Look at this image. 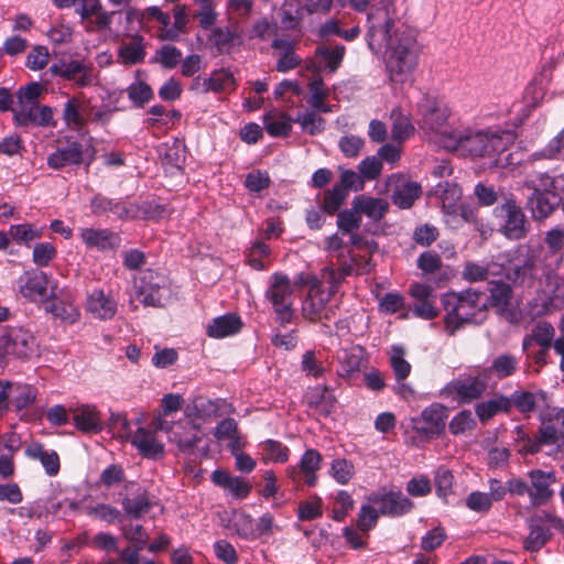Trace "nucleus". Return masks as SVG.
<instances>
[{
	"mask_svg": "<svg viewBox=\"0 0 564 564\" xmlns=\"http://www.w3.org/2000/svg\"><path fill=\"white\" fill-rule=\"evenodd\" d=\"M519 369V359L510 354H501L495 357L491 365L482 372L486 373V378L489 381L491 375H495L497 379L501 380L514 375Z\"/></svg>",
	"mask_w": 564,
	"mask_h": 564,
	"instance_id": "34",
	"label": "nucleus"
},
{
	"mask_svg": "<svg viewBox=\"0 0 564 564\" xmlns=\"http://www.w3.org/2000/svg\"><path fill=\"white\" fill-rule=\"evenodd\" d=\"M530 479V502L533 506L545 505L554 495L551 486L556 481L554 471L532 469L528 473Z\"/></svg>",
	"mask_w": 564,
	"mask_h": 564,
	"instance_id": "19",
	"label": "nucleus"
},
{
	"mask_svg": "<svg viewBox=\"0 0 564 564\" xmlns=\"http://www.w3.org/2000/svg\"><path fill=\"white\" fill-rule=\"evenodd\" d=\"M22 445L21 437L15 432L0 434V477L10 478L14 474V455Z\"/></svg>",
	"mask_w": 564,
	"mask_h": 564,
	"instance_id": "21",
	"label": "nucleus"
},
{
	"mask_svg": "<svg viewBox=\"0 0 564 564\" xmlns=\"http://www.w3.org/2000/svg\"><path fill=\"white\" fill-rule=\"evenodd\" d=\"M112 433V437L120 440L131 438L132 445L145 458L158 459L164 454V446L155 440L153 432L139 427L132 435L130 423L122 414H115L108 417V433Z\"/></svg>",
	"mask_w": 564,
	"mask_h": 564,
	"instance_id": "4",
	"label": "nucleus"
},
{
	"mask_svg": "<svg viewBox=\"0 0 564 564\" xmlns=\"http://www.w3.org/2000/svg\"><path fill=\"white\" fill-rule=\"evenodd\" d=\"M26 456L41 462L48 476L59 471V457L55 451H46L41 444H33L25 449Z\"/></svg>",
	"mask_w": 564,
	"mask_h": 564,
	"instance_id": "41",
	"label": "nucleus"
},
{
	"mask_svg": "<svg viewBox=\"0 0 564 564\" xmlns=\"http://www.w3.org/2000/svg\"><path fill=\"white\" fill-rule=\"evenodd\" d=\"M447 226L453 229H459L464 224H469L473 229L478 231L481 236L487 234V228L481 219L478 218L477 207L462 204L454 207V210H446L443 213Z\"/></svg>",
	"mask_w": 564,
	"mask_h": 564,
	"instance_id": "20",
	"label": "nucleus"
},
{
	"mask_svg": "<svg viewBox=\"0 0 564 564\" xmlns=\"http://www.w3.org/2000/svg\"><path fill=\"white\" fill-rule=\"evenodd\" d=\"M352 203L355 210H358L359 215L364 214L373 220L383 218L388 210V203L381 198L359 195L354 198Z\"/></svg>",
	"mask_w": 564,
	"mask_h": 564,
	"instance_id": "38",
	"label": "nucleus"
},
{
	"mask_svg": "<svg viewBox=\"0 0 564 564\" xmlns=\"http://www.w3.org/2000/svg\"><path fill=\"white\" fill-rule=\"evenodd\" d=\"M364 359V348L361 346H351L338 351L337 360L339 362L338 375L349 377L360 370Z\"/></svg>",
	"mask_w": 564,
	"mask_h": 564,
	"instance_id": "33",
	"label": "nucleus"
},
{
	"mask_svg": "<svg viewBox=\"0 0 564 564\" xmlns=\"http://www.w3.org/2000/svg\"><path fill=\"white\" fill-rule=\"evenodd\" d=\"M265 297L271 302L276 322L284 326L290 324L295 312L293 310V288L289 278L282 273H274L272 282L265 292Z\"/></svg>",
	"mask_w": 564,
	"mask_h": 564,
	"instance_id": "8",
	"label": "nucleus"
},
{
	"mask_svg": "<svg viewBox=\"0 0 564 564\" xmlns=\"http://www.w3.org/2000/svg\"><path fill=\"white\" fill-rule=\"evenodd\" d=\"M307 404L324 416L329 415L336 404V398L327 386H316L307 395Z\"/></svg>",
	"mask_w": 564,
	"mask_h": 564,
	"instance_id": "37",
	"label": "nucleus"
},
{
	"mask_svg": "<svg viewBox=\"0 0 564 564\" xmlns=\"http://www.w3.org/2000/svg\"><path fill=\"white\" fill-rule=\"evenodd\" d=\"M510 412L509 398L503 394H496L494 398L479 402L475 406V413L482 424L499 413L509 414Z\"/></svg>",
	"mask_w": 564,
	"mask_h": 564,
	"instance_id": "30",
	"label": "nucleus"
},
{
	"mask_svg": "<svg viewBox=\"0 0 564 564\" xmlns=\"http://www.w3.org/2000/svg\"><path fill=\"white\" fill-rule=\"evenodd\" d=\"M484 297L482 292L473 289H467L460 293L448 292L443 294L441 303L446 312L444 317L445 332L453 336L465 324L471 323L477 313L487 306Z\"/></svg>",
	"mask_w": 564,
	"mask_h": 564,
	"instance_id": "3",
	"label": "nucleus"
},
{
	"mask_svg": "<svg viewBox=\"0 0 564 564\" xmlns=\"http://www.w3.org/2000/svg\"><path fill=\"white\" fill-rule=\"evenodd\" d=\"M51 70L55 75H59L69 80H76L80 85L87 83V74L85 65L79 61H69L67 63L54 64Z\"/></svg>",
	"mask_w": 564,
	"mask_h": 564,
	"instance_id": "48",
	"label": "nucleus"
},
{
	"mask_svg": "<svg viewBox=\"0 0 564 564\" xmlns=\"http://www.w3.org/2000/svg\"><path fill=\"white\" fill-rule=\"evenodd\" d=\"M476 427V420L470 410H462L449 422V432L454 435L464 434Z\"/></svg>",
	"mask_w": 564,
	"mask_h": 564,
	"instance_id": "63",
	"label": "nucleus"
},
{
	"mask_svg": "<svg viewBox=\"0 0 564 564\" xmlns=\"http://www.w3.org/2000/svg\"><path fill=\"white\" fill-rule=\"evenodd\" d=\"M119 496L124 511L132 518L148 513L154 506L147 491L134 481L127 482Z\"/></svg>",
	"mask_w": 564,
	"mask_h": 564,
	"instance_id": "18",
	"label": "nucleus"
},
{
	"mask_svg": "<svg viewBox=\"0 0 564 564\" xmlns=\"http://www.w3.org/2000/svg\"><path fill=\"white\" fill-rule=\"evenodd\" d=\"M134 22H139V11L134 9L108 12V33L115 37L128 36L134 30Z\"/></svg>",
	"mask_w": 564,
	"mask_h": 564,
	"instance_id": "26",
	"label": "nucleus"
},
{
	"mask_svg": "<svg viewBox=\"0 0 564 564\" xmlns=\"http://www.w3.org/2000/svg\"><path fill=\"white\" fill-rule=\"evenodd\" d=\"M45 227H39L32 223H23L18 225H11L9 228V236L14 240L18 245L25 246L28 248L31 247V243L42 237Z\"/></svg>",
	"mask_w": 564,
	"mask_h": 564,
	"instance_id": "43",
	"label": "nucleus"
},
{
	"mask_svg": "<svg viewBox=\"0 0 564 564\" xmlns=\"http://www.w3.org/2000/svg\"><path fill=\"white\" fill-rule=\"evenodd\" d=\"M292 122L294 119L286 113H265L263 116L264 129L273 138H285L292 131Z\"/></svg>",
	"mask_w": 564,
	"mask_h": 564,
	"instance_id": "40",
	"label": "nucleus"
},
{
	"mask_svg": "<svg viewBox=\"0 0 564 564\" xmlns=\"http://www.w3.org/2000/svg\"><path fill=\"white\" fill-rule=\"evenodd\" d=\"M495 215L501 220L500 231L508 238L519 240L525 237L529 230V223L521 207L513 198L495 208Z\"/></svg>",
	"mask_w": 564,
	"mask_h": 564,
	"instance_id": "10",
	"label": "nucleus"
},
{
	"mask_svg": "<svg viewBox=\"0 0 564 564\" xmlns=\"http://www.w3.org/2000/svg\"><path fill=\"white\" fill-rule=\"evenodd\" d=\"M169 295L164 275L148 270L135 282V296L145 306L160 307Z\"/></svg>",
	"mask_w": 564,
	"mask_h": 564,
	"instance_id": "12",
	"label": "nucleus"
},
{
	"mask_svg": "<svg viewBox=\"0 0 564 564\" xmlns=\"http://www.w3.org/2000/svg\"><path fill=\"white\" fill-rule=\"evenodd\" d=\"M19 291L30 301L47 300L51 289L48 275L39 268L24 271L18 280Z\"/></svg>",
	"mask_w": 564,
	"mask_h": 564,
	"instance_id": "16",
	"label": "nucleus"
},
{
	"mask_svg": "<svg viewBox=\"0 0 564 564\" xmlns=\"http://www.w3.org/2000/svg\"><path fill=\"white\" fill-rule=\"evenodd\" d=\"M345 53L346 47L343 44L317 45L315 48V57L322 63L323 69L328 73H335L340 67Z\"/></svg>",
	"mask_w": 564,
	"mask_h": 564,
	"instance_id": "36",
	"label": "nucleus"
},
{
	"mask_svg": "<svg viewBox=\"0 0 564 564\" xmlns=\"http://www.w3.org/2000/svg\"><path fill=\"white\" fill-rule=\"evenodd\" d=\"M232 80L234 77L230 70L224 68L217 69L213 72L210 77H207L203 80L202 93L207 94L209 91H223L227 85L232 83Z\"/></svg>",
	"mask_w": 564,
	"mask_h": 564,
	"instance_id": "56",
	"label": "nucleus"
},
{
	"mask_svg": "<svg viewBox=\"0 0 564 564\" xmlns=\"http://www.w3.org/2000/svg\"><path fill=\"white\" fill-rule=\"evenodd\" d=\"M106 485V469L100 473L99 481L88 489L87 495L79 501L75 502L69 499L57 500L50 498L44 502L46 509V518L50 514H56L59 510L68 507L70 510L80 509L83 512L96 519H106V494L102 486Z\"/></svg>",
	"mask_w": 564,
	"mask_h": 564,
	"instance_id": "5",
	"label": "nucleus"
},
{
	"mask_svg": "<svg viewBox=\"0 0 564 564\" xmlns=\"http://www.w3.org/2000/svg\"><path fill=\"white\" fill-rule=\"evenodd\" d=\"M13 123L18 128L35 127H56V121L53 118V109L50 106L33 104L23 107H14L12 109Z\"/></svg>",
	"mask_w": 564,
	"mask_h": 564,
	"instance_id": "15",
	"label": "nucleus"
},
{
	"mask_svg": "<svg viewBox=\"0 0 564 564\" xmlns=\"http://www.w3.org/2000/svg\"><path fill=\"white\" fill-rule=\"evenodd\" d=\"M361 226V216L354 206L350 209H345L337 215V227L343 235L357 231Z\"/></svg>",
	"mask_w": 564,
	"mask_h": 564,
	"instance_id": "61",
	"label": "nucleus"
},
{
	"mask_svg": "<svg viewBox=\"0 0 564 564\" xmlns=\"http://www.w3.org/2000/svg\"><path fill=\"white\" fill-rule=\"evenodd\" d=\"M405 349L400 345L391 347L390 366L397 381L405 380L411 372V365L405 360Z\"/></svg>",
	"mask_w": 564,
	"mask_h": 564,
	"instance_id": "53",
	"label": "nucleus"
},
{
	"mask_svg": "<svg viewBox=\"0 0 564 564\" xmlns=\"http://www.w3.org/2000/svg\"><path fill=\"white\" fill-rule=\"evenodd\" d=\"M489 303L495 307L499 315L507 316L509 305L513 295L512 288L509 283L499 281L489 282Z\"/></svg>",
	"mask_w": 564,
	"mask_h": 564,
	"instance_id": "31",
	"label": "nucleus"
},
{
	"mask_svg": "<svg viewBox=\"0 0 564 564\" xmlns=\"http://www.w3.org/2000/svg\"><path fill=\"white\" fill-rule=\"evenodd\" d=\"M347 196L348 192L344 191V187L341 188L335 184L332 189H328L324 193L322 205L324 213L334 215L339 210Z\"/></svg>",
	"mask_w": 564,
	"mask_h": 564,
	"instance_id": "60",
	"label": "nucleus"
},
{
	"mask_svg": "<svg viewBox=\"0 0 564 564\" xmlns=\"http://www.w3.org/2000/svg\"><path fill=\"white\" fill-rule=\"evenodd\" d=\"M336 264L338 269L326 267L323 270V278L326 279L333 288H336L346 276L354 272L357 260L349 249L336 253Z\"/></svg>",
	"mask_w": 564,
	"mask_h": 564,
	"instance_id": "25",
	"label": "nucleus"
},
{
	"mask_svg": "<svg viewBox=\"0 0 564 564\" xmlns=\"http://www.w3.org/2000/svg\"><path fill=\"white\" fill-rule=\"evenodd\" d=\"M1 335L8 356L20 360H30L39 355V345L30 330L8 327Z\"/></svg>",
	"mask_w": 564,
	"mask_h": 564,
	"instance_id": "14",
	"label": "nucleus"
},
{
	"mask_svg": "<svg viewBox=\"0 0 564 564\" xmlns=\"http://www.w3.org/2000/svg\"><path fill=\"white\" fill-rule=\"evenodd\" d=\"M391 119V137L394 141H404L413 134L414 127L410 118L401 111V108L395 107L392 109Z\"/></svg>",
	"mask_w": 564,
	"mask_h": 564,
	"instance_id": "47",
	"label": "nucleus"
},
{
	"mask_svg": "<svg viewBox=\"0 0 564 564\" xmlns=\"http://www.w3.org/2000/svg\"><path fill=\"white\" fill-rule=\"evenodd\" d=\"M86 308L94 317L104 319L106 316V296L101 286H93L87 291Z\"/></svg>",
	"mask_w": 564,
	"mask_h": 564,
	"instance_id": "54",
	"label": "nucleus"
},
{
	"mask_svg": "<svg viewBox=\"0 0 564 564\" xmlns=\"http://www.w3.org/2000/svg\"><path fill=\"white\" fill-rule=\"evenodd\" d=\"M82 4L77 8V12L82 19L87 22L88 31H99L106 28V13L101 11L99 0H80Z\"/></svg>",
	"mask_w": 564,
	"mask_h": 564,
	"instance_id": "32",
	"label": "nucleus"
},
{
	"mask_svg": "<svg viewBox=\"0 0 564 564\" xmlns=\"http://www.w3.org/2000/svg\"><path fill=\"white\" fill-rule=\"evenodd\" d=\"M534 160L557 159L564 161V129L554 137L541 151L532 154Z\"/></svg>",
	"mask_w": 564,
	"mask_h": 564,
	"instance_id": "59",
	"label": "nucleus"
},
{
	"mask_svg": "<svg viewBox=\"0 0 564 564\" xmlns=\"http://www.w3.org/2000/svg\"><path fill=\"white\" fill-rule=\"evenodd\" d=\"M366 41L372 53L386 47V70L390 82L403 84L412 80L419 64V48L414 35L408 31H394L393 19L387 7L371 9L367 14Z\"/></svg>",
	"mask_w": 564,
	"mask_h": 564,
	"instance_id": "1",
	"label": "nucleus"
},
{
	"mask_svg": "<svg viewBox=\"0 0 564 564\" xmlns=\"http://www.w3.org/2000/svg\"><path fill=\"white\" fill-rule=\"evenodd\" d=\"M332 285L328 289L319 284L311 285L306 297L302 303V315L305 319L316 322L318 319H330L335 315V307L328 303L334 294Z\"/></svg>",
	"mask_w": 564,
	"mask_h": 564,
	"instance_id": "13",
	"label": "nucleus"
},
{
	"mask_svg": "<svg viewBox=\"0 0 564 564\" xmlns=\"http://www.w3.org/2000/svg\"><path fill=\"white\" fill-rule=\"evenodd\" d=\"M516 135L511 131L490 132L481 130H454L442 137V147L460 155L471 158H496L513 144Z\"/></svg>",
	"mask_w": 564,
	"mask_h": 564,
	"instance_id": "2",
	"label": "nucleus"
},
{
	"mask_svg": "<svg viewBox=\"0 0 564 564\" xmlns=\"http://www.w3.org/2000/svg\"><path fill=\"white\" fill-rule=\"evenodd\" d=\"M448 408L434 402L422 410L419 417H413L412 429L421 437L432 440L440 436L446 427Z\"/></svg>",
	"mask_w": 564,
	"mask_h": 564,
	"instance_id": "11",
	"label": "nucleus"
},
{
	"mask_svg": "<svg viewBox=\"0 0 564 564\" xmlns=\"http://www.w3.org/2000/svg\"><path fill=\"white\" fill-rule=\"evenodd\" d=\"M421 193L422 188L419 183L404 181L395 184L391 195V200L393 205L399 208L406 209L414 204V202L421 196Z\"/></svg>",
	"mask_w": 564,
	"mask_h": 564,
	"instance_id": "35",
	"label": "nucleus"
},
{
	"mask_svg": "<svg viewBox=\"0 0 564 564\" xmlns=\"http://www.w3.org/2000/svg\"><path fill=\"white\" fill-rule=\"evenodd\" d=\"M118 57L124 65L141 63L145 57L143 37L135 35L130 42L122 44L118 51Z\"/></svg>",
	"mask_w": 564,
	"mask_h": 564,
	"instance_id": "44",
	"label": "nucleus"
},
{
	"mask_svg": "<svg viewBox=\"0 0 564 564\" xmlns=\"http://www.w3.org/2000/svg\"><path fill=\"white\" fill-rule=\"evenodd\" d=\"M212 481L229 491L235 499H245L251 491V485L246 479L232 476L229 473L216 469L212 473Z\"/></svg>",
	"mask_w": 564,
	"mask_h": 564,
	"instance_id": "24",
	"label": "nucleus"
},
{
	"mask_svg": "<svg viewBox=\"0 0 564 564\" xmlns=\"http://www.w3.org/2000/svg\"><path fill=\"white\" fill-rule=\"evenodd\" d=\"M264 462L285 463L289 459L288 446L275 440H265L260 444Z\"/></svg>",
	"mask_w": 564,
	"mask_h": 564,
	"instance_id": "52",
	"label": "nucleus"
},
{
	"mask_svg": "<svg viewBox=\"0 0 564 564\" xmlns=\"http://www.w3.org/2000/svg\"><path fill=\"white\" fill-rule=\"evenodd\" d=\"M63 120L70 130L77 132L84 130L85 120L80 111V102L76 98L68 99L64 105Z\"/></svg>",
	"mask_w": 564,
	"mask_h": 564,
	"instance_id": "49",
	"label": "nucleus"
},
{
	"mask_svg": "<svg viewBox=\"0 0 564 564\" xmlns=\"http://www.w3.org/2000/svg\"><path fill=\"white\" fill-rule=\"evenodd\" d=\"M417 113L421 117V127L434 133L435 142L442 147V137L455 129L446 127L449 109L445 102L434 96L424 94L417 102Z\"/></svg>",
	"mask_w": 564,
	"mask_h": 564,
	"instance_id": "6",
	"label": "nucleus"
},
{
	"mask_svg": "<svg viewBox=\"0 0 564 564\" xmlns=\"http://www.w3.org/2000/svg\"><path fill=\"white\" fill-rule=\"evenodd\" d=\"M368 502L377 506L383 517L400 518L414 509V502L400 489L382 488L368 496Z\"/></svg>",
	"mask_w": 564,
	"mask_h": 564,
	"instance_id": "9",
	"label": "nucleus"
},
{
	"mask_svg": "<svg viewBox=\"0 0 564 564\" xmlns=\"http://www.w3.org/2000/svg\"><path fill=\"white\" fill-rule=\"evenodd\" d=\"M239 37L238 31L230 28H215L210 34V41L219 53L228 52Z\"/></svg>",
	"mask_w": 564,
	"mask_h": 564,
	"instance_id": "55",
	"label": "nucleus"
},
{
	"mask_svg": "<svg viewBox=\"0 0 564 564\" xmlns=\"http://www.w3.org/2000/svg\"><path fill=\"white\" fill-rule=\"evenodd\" d=\"M138 219L159 221L169 215L167 206L155 200L138 204Z\"/></svg>",
	"mask_w": 564,
	"mask_h": 564,
	"instance_id": "58",
	"label": "nucleus"
},
{
	"mask_svg": "<svg viewBox=\"0 0 564 564\" xmlns=\"http://www.w3.org/2000/svg\"><path fill=\"white\" fill-rule=\"evenodd\" d=\"M435 194L441 199L442 203V212L454 210V207L457 206V203L462 198V189L460 187L451 182H440L435 187Z\"/></svg>",
	"mask_w": 564,
	"mask_h": 564,
	"instance_id": "46",
	"label": "nucleus"
},
{
	"mask_svg": "<svg viewBox=\"0 0 564 564\" xmlns=\"http://www.w3.org/2000/svg\"><path fill=\"white\" fill-rule=\"evenodd\" d=\"M47 300L50 301L45 305L46 312L69 324H73L78 319L79 313L77 308L73 305L72 302L64 301L59 297L56 285H51Z\"/></svg>",
	"mask_w": 564,
	"mask_h": 564,
	"instance_id": "27",
	"label": "nucleus"
},
{
	"mask_svg": "<svg viewBox=\"0 0 564 564\" xmlns=\"http://www.w3.org/2000/svg\"><path fill=\"white\" fill-rule=\"evenodd\" d=\"M562 196L553 194L552 192L533 191L531 196L528 197V207L532 213L533 218L543 219L553 213L560 206Z\"/></svg>",
	"mask_w": 564,
	"mask_h": 564,
	"instance_id": "23",
	"label": "nucleus"
},
{
	"mask_svg": "<svg viewBox=\"0 0 564 564\" xmlns=\"http://www.w3.org/2000/svg\"><path fill=\"white\" fill-rule=\"evenodd\" d=\"M242 327V322L235 314H225L212 319L207 326V335L212 338H225L232 336Z\"/></svg>",
	"mask_w": 564,
	"mask_h": 564,
	"instance_id": "29",
	"label": "nucleus"
},
{
	"mask_svg": "<svg viewBox=\"0 0 564 564\" xmlns=\"http://www.w3.org/2000/svg\"><path fill=\"white\" fill-rule=\"evenodd\" d=\"M354 464L346 458H336L330 465V475L339 485H346L354 477Z\"/></svg>",
	"mask_w": 564,
	"mask_h": 564,
	"instance_id": "62",
	"label": "nucleus"
},
{
	"mask_svg": "<svg viewBox=\"0 0 564 564\" xmlns=\"http://www.w3.org/2000/svg\"><path fill=\"white\" fill-rule=\"evenodd\" d=\"M560 523L561 520L545 513L544 517H536L530 521V532L524 541V549L531 552L541 550L551 538L546 523Z\"/></svg>",
	"mask_w": 564,
	"mask_h": 564,
	"instance_id": "22",
	"label": "nucleus"
},
{
	"mask_svg": "<svg viewBox=\"0 0 564 564\" xmlns=\"http://www.w3.org/2000/svg\"><path fill=\"white\" fill-rule=\"evenodd\" d=\"M294 122L301 124L302 130L310 135H316L325 130V119L316 111H306L299 113Z\"/></svg>",
	"mask_w": 564,
	"mask_h": 564,
	"instance_id": "57",
	"label": "nucleus"
},
{
	"mask_svg": "<svg viewBox=\"0 0 564 564\" xmlns=\"http://www.w3.org/2000/svg\"><path fill=\"white\" fill-rule=\"evenodd\" d=\"M36 395L35 387L26 383H13L10 404L15 411H21L31 406L35 402Z\"/></svg>",
	"mask_w": 564,
	"mask_h": 564,
	"instance_id": "45",
	"label": "nucleus"
},
{
	"mask_svg": "<svg viewBox=\"0 0 564 564\" xmlns=\"http://www.w3.org/2000/svg\"><path fill=\"white\" fill-rule=\"evenodd\" d=\"M182 51L174 45L165 44L156 50L150 63H158L163 68L173 69L182 61Z\"/></svg>",
	"mask_w": 564,
	"mask_h": 564,
	"instance_id": "50",
	"label": "nucleus"
},
{
	"mask_svg": "<svg viewBox=\"0 0 564 564\" xmlns=\"http://www.w3.org/2000/svg\"><path fill=\"white\" fill-rule=\"evenodd\" d=\"M83 161V148L78 142H72L65 148H58L47 158V165L59 170L68 165L79 164Z\"/></svg>",
	"mask_w": 564,
	"mask_h": 564,
	"instance_id": "28",
	"label": "nucleus"
},
{
	"mask_svg": "<svg viewBox=\"0 0 564 564\" xmlns=\"http://www.w3.org/2000/svg\"><path fill=\"white\" fill-rule=\"evenodd\" d=\"M409 293L415 301L411 308L414 316L426 321L438 316L440 311L436 306V293L433 286L413 283L410 285Z\"/></svg>",
	"mask_w": 564,
	"mask_h": 564,
	"instance_id": "17",
	"label": "nucleus"
},
{
	"mask_svg": "<svg viewBox=\"0 0 564 564\" xmlns=\"http://www.w3.org/2000/svg\"><path fill=\"white\" fill-rule=\"evenodd\" d=\"M488 388L486 373L480 371L476 376L459 375L447 382L441 390L443 398H451L460 404L471 403L482 397Z\"/></svg>",
	"mask_w": 564,
	"mask_h": 564,
	"instance_id": "7",
	"label": "nucleus"
},
{
	"mask_svg": "<svg viewBox=\"0 0 564 564\" xmlns=\"http://www.w3.org/2000/svg\"><path fill=\"white\" fill-rule=\"evenodd\" d=\"M509 398L510 410L514 406L520 413H530L535 410L539 400L545 402L547 394L543 390L533 393L524 390H514Z\"/></svg>",
	"mask_w": 564,
	"mask_h": 564,
	"instance_id": "39",
	"label": "nucleus"
},
{
	"mask_svg": "<svg viewBox=\"0 0 564 564\" xmlns=\"http://www.w3.org/2000/svg\"><path fill=\"white\" fill-rule=\"evenodd\" d=\"M57 256L56 247L51 242H39L33 247L32 261L39 267H47Z\"/></svg>",
	"mask_w": 564,
	"mask_h": 564,
	"instance_id": "64",
	"label": "nucleus"
},
{
	"mask_svg": "<svg viewBox=\"0 0 564 564\" xmlns=\"http://www.w3.org/2000/svg\"><path fill=\"white\" fill-rule=\"evenodd\" d=\"M174 24L159 32V39L162 41H177L180 33L183 32L187 22L188 15L185 7L176 6L173 11Z\"/></svg>",
	"mask_w": 564,
	"mask_h": 564,
	"instance_id": "51",
	"label": "nucleus"
},
{
	"mask_svg": "<svg viewBox=\"0 0 564 564\" xmlns=\"http://www.w3.org/2000/svg\"><path fill=\"white\" fill-rule=\"evenodd\" d=\"M74 425L86 433H98L101 431V423L98 413L94 408L85 405L76 409L72 415Z\"/></svg>",
	"mask_w": 564,
	"mask_h": 564,
	"instance_id": "42",
	"label": "nucleus"
}]
</instances>
